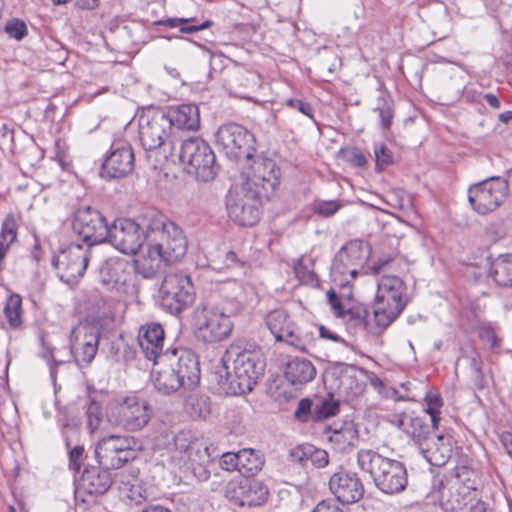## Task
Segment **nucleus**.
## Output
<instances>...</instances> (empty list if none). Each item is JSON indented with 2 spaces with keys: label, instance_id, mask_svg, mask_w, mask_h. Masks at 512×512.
<instances>
[{
  "label": "nucleus",
  "instance_id": "1",
  "mask_svg": "<svg viewBox=\"0 0 512 512\" xmlns=\"http://www.w3.org/2000/svg\"><path fill=\"white\" fill-rule=\"evenodd\" d=\"M266 363L261 349L246 339L233 341L216 370L220 389L227 395H241L253 390L264 373Z\"/></svg>",
  "mask_w": 512,
  "mask_h": 512
},
{
  "label": "nucleus",
  "instance_id": "2",
  "mask_svg": "<svg viewBox=\"0 0 512 512\" xmlns=\"http://www.w3.org/2000/svg\"><path fill=\"white\" fill-rule=\"evenodd\" d=\"M433 489L441 494V507L446 512H468L479 493L477 473L466 467H456L451 478H433Z\"/></svg>",
  "mask_w": 512,
  "mask_h": 512
},
{
  "label": "nucleus",
  "instance_id": "3",
  "mask_svg": "<svg viewBox=\"0 0 512 512\" xmlns=\"http://www.w3.org/2000/svg\"><path fill=\"white\" fill-rule=\"evenodd\" d=\"M357 464L361 471L369 473L376 487L386 494L402 492L408 483L405 465L382 456L372 449H361L357 453Z\"/></svg>",
  "mask_w": 512,
  "mask_h": 512
},
{
  "label": "nucleus",
  "instance_id": "4",
  "mask_svg": "<svg viewBox=\"0 0 512 512\" xmlns=\"http://www.w3.org/2000/svg\"><path fill=\"white\" fill-rule=\"evenodd\" d=\"M408 304L406 285L397 276H383L377 284L373 306L375 327L372 333H378L389 327Z\"/></svg>",
  "mask_w": 512,
  "mask_h": 512
},
{
  "label": "nucleus",
  "instance_id": "5",
  "mask_svg": "<svg viewBox=\"0 0 512 512\" xmlns=\"http://www.w3.org/2000/svg\"><path fill=\"white\" fill-rule=\"evenodd\" d=\"M146 241L155 243L166 257V261H179L187 252L188 242L182 229L157 211L147 212L144 219Z\"/></svg>",
  "mask_w": 512,
  "mask_h": 512
},
{
  "label": "nucleus",
  "instance_id": "6",
  "mask_svg": "<svg viewBox=\"0 0 512 512\" xmlns=\"http://www.w3.org/2000/svg\"><path fill=\"white\" fill-rule=\"evenodd\" d=\"M139 139L146 151H159L165 158L174 150V134L165 111L147 109L138 119Z\"/></svg>",
  "mask_w": 512,
  "mask_h": 512
},
{
  "label": "nucleus",
  "instance_id": "7",
  "mask_svg": "<svg viewBox=\"0 0 512 512\" xmlns=\"http://www.w3.org/2000/svg\"><path fill=\"white\" fill-rule=\"evenodd\" d=\"M371 254L370 245L360 239L344 244L334 256L331 278L339 287L349 286L364 271V265Z\"/></svg>",
  "mask_w": 512,
  "mask_h": 512
},
{
  "label": "nucleus",
  "instance_id": "8",
  "mask_svg": "<svg viewBox=\"0 0 512 512\" xmlns=\"http://www.w3.org/2000/svg\"><path fill=\"white\" fill-rule=\"evenodd\" d=\"M195 295L190 275L180 270L167 273L159 289L160 305L172 315H179L188 309Z\"/></svg>",
  "mask_w": 512,
  "mask_h": 512
},
{
  "label": "nucleus",
  "instance_id": "9",
  "mask_svg": "<svg viewBox=\"0 0 512 512\" xmlns=\"http://www.w3.org/2000/svg\"><path fill=\"white\" fill-rule=\"evenodd\" d=\"M179 160L188 174L207 182L217 174L216 158L209 144L200 137L184 140L179 151Z\"/></svg>",
  "mask_w": 512,
  "mask_h": 512
},
{
  "label": "nucleus",
  "instance_id": "10",
  "mask_svg": "<svg viewBox=\"0 0 512 512\" xmlns=\"http://www.w3.org/2000/svg\"><path fill=\"white\" fill-rule=\"evenodd\" d=\"M268 198L258 190L237 184L230 189L226 199L229 217L239 225L253 226L260 219L262 200Z\"/></svg>",
  "mask_w": 512,
  "mask_h": 512
},
{
  "label": "nucleus",
  "instance_id": "11",
  "mask_svg": "<svg viewBox=\"0 0 512 512\" xmlns=\"http://www.w3.org/2000/svg\"><path fill=\"white\" fill-rule=\"evenodd\" d=\"M216 144L230 160L251 161L256 152L255 136L242 125L226 123L216 133Z\"/></svg>",
  "mask_w": 512,
  "mask_h": 512
},
{
  "label": "nucleus",
  "instance_id": "12",
  "mask_svg": "<svg viewBox=\"0 0 512 512\" xmlns=\"http://www.w3.org/2000/svg\"><path fill=\"white\" fill-rule=\"evenodd\" d=\"M138 441L134 437L109 435L96 445L95 457L106 469H119L136 458Z\"/></svg>",
  "mask_w": 512,
  "mask_h": 512
},
{
  "label": "nucleus",
  "instance_id": "13",
  "mask_svg": "<svg viewBox=\"0 0 512 512\" xmlns=\"http://www.w3.org/2000/svg\"><path fill=\"white\" fill-rule=\"evenodd\" d=\"M147 213L141 218V223L130 218L116 219L110 226L106 242L123 254L134 255L146 241V229L144 219Z\"/></svg>",
  "mask_w": 512,
  "mask_h": 512
},
{
  "label": "nucleus",
  "instance_id": "14",
  "mask_svg": "<svg viewBox=\"0 0 512 512\" xmlns=\"http://www.w3.org/2000/svg\"><path fill=\"white\" fill-rule=\"evenodd\" d=\"M148 402L137 396H128L111 406L109 420L127 431H138L145 427L151 418Z\"/></svg>",
  "mask_w": 512,
  "mask_h": 512
},
{
  "label": "nucleus",
  "instance_id": "15",
  "mask_svg": "<svg viewBox=\"0 0 512 512\" xmlns=\"http://www.w3.org/2000/svg\"><path fill=\"white\" fill-rule=\"evenodd\" d=\"M508 194V183L501 177H490L473 184L468 190V200L473 209L482 215L496 210Z\"/></svg>",
  "mask_w": 512,
  "mask_h": 512
},
{
  "label": "nucleus",
  "instance_id": "16",
  "mask_svg": "<svg viewBox=\"0 0 512 512\" xmlns=\"http://www.w3.org/2000/svg\"><path fill=\"white\" fill-rule=\"evenodd\" d=\"M109 226L103 214L91 206L79 207L72 220L73 231L89 248L106 242Z\"/></svg>",
  "mask_w": 512,
  "mask_h": 512
},
{
  "label": "nucleus",
  "instance_id": "17",
  "mask_svg": "<svg viewBox=\"0 0 512 512\" xmlns=\"http://www.w3.org/2000/svg\"><path fill=\"white\" fill-rule=\"evenodd\" d=\"M91 248L71 243L55 255L52 265L58 270L61 281L75 284L85 273L90 259Z\"/></svg>",
  "mask_w": 512,
  "mask_h": 512
},
{
  "label": "nucleus",
  "instance_id": "18",
  "mask_svg": "<svg viewBox=\"0 0 512 512\" xmlns=\"http://www.w3.org/2000/svg\"><path fill=\"white\" fill-rule=\"evenodd\" d=\"M194 321L199 337L208 343L219 342L228 338L233 329L230 316L213 307H197Z\"/></svg>",
  "mask_w": 512,
  "mask_h": 512
},
{
  "label": "nucleus",
  "instance_id": "19",
  "mask_svg": "<svg viewBox=\"0 0 512 512\" xmlns=\"http://www.w3.org/2000/svg\"><path fill=\"white\" fill-rule=\"evenodd\" d=\"M265 323L276 341H285L299 350L305 351L313 339V333L297 327L284 310L278 309L269 312Z\"/></svg>",
  "mask_w": 512,
  "mask_h": 512
},
{
  "label": "nucleus",
  "instance_id": "20",
  "mask_svg": "<svg viewBox=\"0 0 512 512\" xmlns=\"http://www.w3.org/2000/svg\"><path fill=\"white\" fill-rule=\"evenodd\" d=\"M100 336V328L90 322H81L72 330L71 354L79 367H87L93 361L97 354Z\"/></svg>",
  "mask_w": 512,
  "mask_h": 512
},
{
  "label": "nucleus",
  "instance_id": "21",
  "mask_svg": "<svg viewBox=\"0 0 512 512\" xmlns=\"http://www.w3.org/2000/svg\"><path fill=\"white\" fill-rule=\"evenodd\" d=\"M251 160L241 184L270 196L279 185L280 169L270 158L257 156Z\"/></svg>",
  "mask_w": 512,
  "mask_h": 512
},
{
  "label": "nucleus",
  "instance_id": "22",
  "mask_svg": "<svg viewBox=\"0 0 512 512\" xmlns=\"http://www.w3.org/2000/svg\"><path fill=\"white\" fill-rule=\"evenodd\" d=\"M268 495L266 485L259 480L249 478L230 481L225 490L226 498L240 507L261 506L267 501Z\"/></svg>",
  "mask_w": 512,
  "mask_h": 512
},
{
  "label": "nucleus",
  "instance_id": "23",
  "mask_svg": "<svg viewBox=\"0 0 512 512\" xmlns=\"http://www.w3.org/2000/svg\"><path fill=\"white\" fill-rule=\"evenodd\" d=\"M329 489L341 503L352 504L364 496V485L356 473L341 470L335 472L329 480Z\"/></svg>",
  "mask_w": 512,
  "mask_h": 512
},
{
  "label": "nucleus",
  "instance_id": "24",
  "mask_svg": "<svg viewBox=\"0 0 512 512\" xmlns=\"http://www.w3.org/2000/svg\"><path fill=\"white\" fill-rule=\"evenodd\" d=\"M165 332L159 323H147L139 328L138 344L145 358L153 364L157 361H165L169 355L163 353Z\"/></svg>",
  "mask_w": 512,
  "mask_h": 512
},
{
  "label": "nucleus",
  "instance_id": "25",
  "mask_svg": "<svg viewBox=\"0 0 512 512\" xmlns=\"http://www.w3.org/2000/svg\"><path fill=\"white\" fill-rule=\"evenodd\" d=\"M134 169V152L130 146L113 148L101 168V176L106 179H119Z\"/></svg>",
  "mask_w": 512,
  "mask_h": 512
},
{
  "label": "nucleus",
  "instance_id": "26",
  "mask_svg": "<svg viewBox=\"0 0 512 512\" xmlns=\"http://www.w3.org/2000/svg\"><path fill=\"white\" fill-rule=\"evenodd\" d=\"M173 356H178L177 362L171 367L177 374L183 387L194 388L200 380V368L197 356L188 349H174Z\"/></svg>",
  "mask_w": 512,
  "mask_h": 512
},
{
  "label": "nucleus",
  "instance_id": "27",
  "mask_svg": "<svg viewBox=\"0 0 512 512\" xmlns=\"http://www.w3.org/2000/svg\"><path fill=\"white\" fill-rule=\"evenodd\" d=\"M165 114L175 137L179 131H196L200 127L199 108L195 104L172 106Z\"/></svg>",
  "mask_w": 512,
  "mask_h": 512
},
{
  "label": "nucleus",
  "instance_id": "28",
  "mask_svg": "<svg viewBox=\"0 0 512 512\" xmlns=\"http://www.w3.org/2000/svg\"><path fill=\"white\" fill-rule=\"evenodd\" d=\"M424 458L433 466H443L452 455V442L449 435L436 433L426 446L419 448Z\"/></svg>",
  "mask_w": 512,
  "mask_h": 512
},
{
  "label": "nucleus",
  "instance_id": "29",
  "mask_svg": "<svg viewBox=\"0 0 512 512\" xmlns=\"http://www.w3.org/2000/svg\"><path fill=\"white\" fill-rule=\"evenodd\" d=\"M146 242L147 250L134 260V264L136 271L144 278H152L170 262L166 261L165 255L155 243Z\"/></svg>",
  "mask_w": 512,
  "mask_h": 512
},
{
  "label": "nucleus",
  "instance_id": "30",
  "mask_svg": "<svg viewBox=\"0 0 512 512\" xmlns=\"http://www.w3.org/2000/svg\"><path fill=\"white\" fill-rule=\"evenodd\" d=\"M128 263L119 257L107 259L100 267V280L108 289H114L126 282Z\"/></svg>",
  "mask_w": 512,
  "mask_h": 512
},
{
  "label": "nucleus",
  "instance_id": "31",
  "mask_svg": "<svg viewBox=\"0 0 512 512\" xmlns=\"http://www.w3.org/2000/svg\"><path fill=\"white\" fill-rule=\"evenodd\" d=\"M439 422H430V418L421 415L411 416L405 433L409 435L418 448L426 446L427 442L436 434Z\"/></svg>",
  "mask_w": 512,
  "mask_h": 512
},
{
  "label": "nucleus",
  "instance_id": "32",
  "mask_svg": "<svg viewBox=\"0 0 512 512\" xmlns=\"http://www.w3.org/2000/svg\"><path fill=\"white\" fill-rule=\"evenodd\" d=\"M106 468H87L84 470L80 486L88 494L101 495L109 490L112 484L111 475Z\"/></svg>",
  "mask_w": 512,
  "mask_h": 512
},
{
  "label": "nucleus",
  "instance_id": "33",
  "mask_svg": "<svg viewBox=\"0 0 512 512\" xmlns=\"http://www.w3.org/2000/svg\"><path fill=\"white\" fill-rule=\"evenodd\" d=\"M284 375L292 385H303L315 378L316 368L310 360L295 357L287 362Z\"/></svg>",
  "mask_w": 512,
  "mask_h": 512
},
{
  "label": "nucleus",
  "instance_id": "34",
  "mask_svg": "<svg viewBox=\"0 0 512 512\" xmlns=\"http://www.w3.org/2000/svg\"><path fill=\"white\" fill-rule=\"evenodd\" d=\"M359 370L355 365L337 363L331 370V375L339 383L338 388L351 395H358L363 390V385L358 379Z\"/></svg>",
  "mask_w": 512,
  "mask_h": 512
},
{
  "label": "nucleus",
  "instance_id": "35",
  "mask_svg": "<svg viewBox=\"0 0 512 512\" xmlns=\"http://www.w3.org/2000/svg\"><path fill=\"white\" fill-rule=\"evenodd\" d=\"M490 275L498 285L512 287V254L498 256L491 263Z\"/></svg>",
  "mask_w": 512,
  "mask_h": 512
},
{
  "label": "nucleus",
  "instance_id": "36",
  "mask_svg": "<svg viewBox=\"0 0 512 512\" xmlns=\"http://www.w3.org/2000/svg\"><path fill=\"white\" fill-rule=\"evenodd\" d=\"M358 440V432L352 424H345L329 436V441L338 452L351 450Z\"/></svg>",
  "mask_w": 512,
  "mask_h": 512
},
{
  "label": "nucleus",
  "instance_id": "37",
  "mask_svg": "<svg viewBox=\"0 0 512 512\" xmlns=\"http://www.w3.org/2000/svg\"><path fill=\"white\" fill-rule=\"evenodd\" d=\"M153 383L159 392L167 395L177 391L180 387H183L171 366L160 371H154Z\"/></svg>",
  "mask_w": 512,
  "mask_h": 512
},
{
  "label": "nucleus",
  "instance_id": "38",
  "mask_svg": "<svg viewBox=\"0 0 512 512\" xmlns=\"http://www.w3.org/2000/svg\"><path fill=\"white\" fill-rule=\"evenodd\" d=\"M239 468L238 471L249 478L262 469L263 459L253 449H242L239 452Z\"/></svg>",
  "mask_w": 512,
  "mask_h": 512
},
{
  "label": "nucleus",
  "instance_id": "39",
  "mask_svg": "<svg viewBox=\"0 0 512 512\" xmlns=\"http://www.w3.org/2000/svg\"><path fill=\"white\" fill-rule=\"evenodd\" d=\"M4 314L7 322L12 329L21 328L22 326V298L19 294H11L4 307Z\"/></svg>",
  "mask_w": 512,
  "mask_h": 512
},
{
  "label": "nucleus",
  "instance_id": "40",
  "mask_svg": "<svg viewBox=\"0 0 512 512\" xmlns=\"http://www.w3.org/2000/svg\"><path fill=\"white\" fill-rule=\"evenodd\" d=\"M185 410L193 419H205L211 412L209 397L190 395L186 399Z\"/></svg>",
  "mask_w": 512,
  "mask_h": 512
},
{
  "label": "nucleus",
  "instance_id": "41",
  "mask_svg": "<svg viewBox=\"0 0 512 512\" xmlns=\"http://www.w3.org/2000/svg\"><path fill=\"white\" fill-rule=\"evenodd\" d=\"M19 221L20 217L14 213H9L4 218L0 231V243L4 246V249L9 250L10 246L16 241Z\"/></svg>",
  "mask_w": 512,
  "mask_h": 512
},
{
  "label": "nucleus",
  "instance_id": "42",
  "mask_svg": "<svg viewBox=\"0 0 512 512\" xmlns=\"http://www.w3.org/2000/svg\"><path fill=\"white\" fill-rule=\"evenodd\" d=\"M374 111L379 113L380 125L382 128H389L393 121L394 111L393 100L387 92H380V95L377 98L376 106L374 107Z\"/></svg>",
  "mask_w": 512,
  "mask_h": 512
},
{
  "label": "nucleus",
  "instance_id": "43",
  "mask_svg": "<svg viewBox=\"0 0 512 512\" xmlns=\"http://www.w3.org/2000/svg\"><path fill=\"white\" fill-rule=\"evenodd\" d=\"M194 21V18H167L162 19L155 22L156 25H164L168 27H178L180 26V32L186 34H192L206 28H209L212 25L210 20L204 21L200 25H187L189 22Z\"/></svg>",
  "mask_w": 512,
  "mask_h": 512
},
{
  "label": "nucleus",
  "instance_id": "44",
  "mask_svg": "<svg viewBox=\"0 0 512 512\" xmlns=\"http://www.w3.org/2000/svg\"><path fill=\"white\" fill-rule=\"evenodd\" d=\"M339 410V402L328 395L325 398H317L314 407V421H320L334 416Z\"/></svg>",
  "mask_w": 512,
  "mask_h": 512
},
{
  "label": "nucleus",
  "instance_id": "45",
  "mask_svg": "<svg viewBox=\"0 0 512 512\" xmlns=\"http://www.w3.org/2000/svg\"><path fill=\"white\" fill-rule=\"evenodd\" d=\"M369 312L363 305H354L347 310H344V315L340 318L346 319L349 322H353L356 327H362L369 329L368 318Z\"/></svg>",
  "mask_w": 512,
  "mask_h": 512
},
{
  "label": "nucleus",
  "instance_id": "46",
  "mask_svg": "<svg viewBox=\"0 0 512 512\" xmlns=\"http://www.w3.org/2000/svg\"><path fill=\"white\" fill-rule=\"evenodd\" d=\"M134 352L121 339L112 341L108 350V357L117 363L126 362L133 358Z\"/></svg>",
  "mask_w": 512,
  "mask_h": 512
},
{
  "label": "nucleus",
  "instance_id": "47",
  "mask_svg": "<svg viewBox=\"0 0 512 512\" xmlns=\"http://www.w3.org/2000/svg\"><path fill=\"white\" fill-rule=\"evenodd\" d=\"M424 401L426 407L423 409V416L429 417L430 422H439L440 408L443 405L441 396L439 394L428 393Z\"/></svg>",
  "mask_w": 512,
  "mask_h": 512
},
{
  "label": "nucleus",
  "instance_id": "48",
  "mask_svg": "<svg viewBox=\"0 0 512 512\" xmlns=\"http://www.w3.org/2000/svg\"><path fill=\"white\" fill-rule=\"evenodd\" d=\"M86 423L90 433L95 432L102 423L101 405L91 399L86 408Z\"/></svg>",
  "mask_w": 512,
  "mask_h": 512
},
{
  "label": "nucleus",
  "instance_id": "49",
  "mask_svg": "<svg viewBox=\"0 0 512 512\" xmlns=\"http://www.w3.org/2000/svg\"><path fill=\"white\" fill-rule=\"evenodd\" d=\"M296 277L304 284L316 286L318 278L314 271L310 270L304 263V259L300 258L294 265Z\"/></svg>",
  "mask_w": 512,
  "mask_h": 512
},
{
  "label": "nucleus",
  "instance_id": "50",
  "mask_svg": "<svg viewBox=\"0 0 512 512\" xmlns=\"http://www.w3.org/2000/svg\"><path fill=\"white\" fill-rule=\"evenodd\" d=\"M314 407L315 401H312L309 398L301 399L294 412L295 418L302 422H307L309 420L314 421Z\"/></svg>",
  "mask_w": 512,
  "mask_h": 512
},
{
  "label": "nucleus",
  "instance_id": "51",
  "mask_svg": "<svg viewBox=\"0 0 512 512\" xmlns=\"http://www.w3.org/2000/svg\"><path fill=\"white\" fill-rule=\"evenodd\" d=\"M374 154L376 161V168L381 171L385 166L393 162L392 152L383 143H377L374 146Z\"/></svg>",
  "mask_w": 512,
  "mask_h": 512
},
{
  "label": "nucleus",
  "instance_id": "52",
  "mask_svg": "<svg viewBox=\"0 0 512 512\" xmlns=\"http://www.w3.org/2000/svg\"><path fill=\"white\" fill-rule=\"evenodd\" d=\"M479 338L487 342L491 349L500 346V339L496 336L495 329L488 323H481L477 328Z\"/></svg>",
  "mask_w": 512,
  "mask_h": 512
},
{
  "label": "nucleus",
  "instance_id": "53",
  "mask_svg": "<svg viewBox=\"0 0 512 512\" xmlns=\"http://www.w3.org/2000/svg\"><path fill=\"white\" fill-rule=\"evenodd\" d=\"M311 450L312 445H299L290 450L289 458L294 463L306 466L310 462Z\"/></svg>",
  "mask_w": 512,
  "mask_h": 512
},
{
  "label": "nucleus",
  "instance_id": "54",
  "mask_svg": "<svg viewBox=\"0 0 512 512\" xmlns=\"http://www.w3.org/2000/svg\"><path fill=\"white\" fill-rule=\"evenodd\" d=\"M5 32L12 38L16 40H21L27 35V26L26 24L19 20L13 19L5 25Z\"/></svg>",
  "mask_w": 512,
  "mask_h": 512
},
{
  "label": "nucleus",
  "instance_id": "55",
  "mask_svg": "<svg viewBox=\"0 0 512 512\" xmlns=\"http://www.w3.org/2000/svg\"><path fill=\"white\" fill-rule=\"evenodd\" d=\"M342 207V203L339 201H322L315 206L314 211L323 216V217H331L333 216L340 208Z\"/></svg>",
  "mask_w": 512,
  "mask_h": 512
},
{
  "label": "nucleus",
  "instance_id": "56",
  "mask_svg": "<svg viewBox=\"0 0 512 512\" xmlns=\"http://www.w3.org/2000/svg\"><path fill=\"white\" fill-rule=\"evenodd\" d=\"M286 105L288 107H290L291 109L297 110L300 113H302L303 115H305V116L309 117L310 119H312L313 121H315L314 117H313V108L308 102H306L302 99L291 98L286 101Z\"/></svg>",
  "mask_w": 512,
  "mask_h": 512
},
{
  "label": "nucleus",
  "instance_id": "57",
  "mask_svg": "<svg viewBox=\"0 0 512 512\" xmlns=\"http://www.w3.org/2000/svg\"><path fill=\"white\" fill-rule=\"evenodd\" d=\"M41 345H42V351L40 353L41 357L48 360V364L50 367V374L53 379L56 377V366L59 364H62L63 361H58L53 357V351L50 347H46L44 338L41 337Z\"/></svg>",
  "mask_w": 512,
  "mask_h": 512
},
{
  "label": "nucleus",
  "instance_id": "58",
  "mask_svg": "<svg viewBox=\"0 0 512 512\" xmlns=\"http://www.w3.org/2000/svg\"><path fill=\"white\" fill-rule=\"evenodd\" d=\"M84 448L83 446H75L69 452V467L76 472H79L84 459Z\"/></svg>",
  "mask_w": 512,
  "mask_h": 512
},
{
  "label": "nucleus",
  "instance_id": "59",
  "mask_svg": "<svg viewBox=\"0 0 512 512\" xmlns=\"http://www.w3.org/2000/svg\"><path fill=\"white\" fill-rule=\"evenodd\" d=\"M239 453L227 452L221 456L220 465L223 469L231 471L239 468Z\"/></svg>",
  "mask_w": 512,
  "mask_h": 512
},
{
  "label": "nucleus",
  "instance_id": "60",
  "mask_svg": "<svg viewBox=\"0 0 512 512\" xmlns=\"http://www.w3.org/2000/svg\"><path fill=\"white\" fill-rule=\"evenodd\" d=\"M310 462L315 467H325L329 462L328 453L325 450L318 449L312 446Z\"/></svg>",
  "mask_w": 512,
  "mask_h": 512
},
{
  "label": "nucleus",
  "instance_id": "61",
  "mask_svg": "<svg viewBox=\"0 0 512 512\" xmlns=\"http://www.w3.org/2000/svg\"><path fill=\"white\" fill-rule=\"evenodd\" d=\"M225 264L228 268H239L246 273L248 264L245 260L240 259L234 251H228L225 255Z\"/></svg>",
  "mask_w": 512,
  "mask_h": 512
},
{
  "label": "nucleus",
  "instance_id": "62",
  "mask_svg": "<svg viewBox=\"0 0 512 512\" xmlns=\"http://www.w3.org/2000/svg\"><path fill=\"white\" fill-rule=\"evenodd\" d=\"M327 300L337 317H341L344 315L345 309L341 303V300L339 299L334 290L331 289L327 292Z\"/></svg>",
  "mask_w": 512,
  "mask_h": 512
},
{
  "label": "nucleus",
  "instance_id": "63",
  "mask_svg": "<svg viewBox=\"0 0 512 512\" xmlns=\"http://www.w3.org/2000/svg\"><path fill=\"white\" fill-rule=\"evenodd\" d=\"M412 415H408L406 413H395L391 414L387 417V420L392 425L396 426L399 429H402L405 432V427L409 425V419Z\"/></svg>",
  "mask_w": 512,
  "mask_h": 512
},
{
  "label": "nucleus",
  "instance_id": "64",
  "mask_svg": "<svg viewBox=\"0 0 512 512\" xmlns=\"http://www.w3.org/2000/svg\"><path fill=\"white\" fill-rule=\"evenodd\" d=\"M312 512H343L340 506L333 500L319 502Z\"/></svg>",
  "mask_w": 512,
  "mask_h": 512
}]
</instances>
